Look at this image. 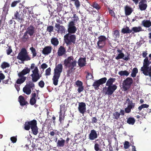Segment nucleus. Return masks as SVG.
Wrapping results in <instances>:
<instances>
[{
	"label": "nucleus",
	"instance_id": "f257e3e1",
	"mask_svg": "<svg viewBox=\"0 0 151 151\" xmlns=\"http://www.w3.org/2000/svg\"><path fill=\"white\" fill-rule=\"evenodd\" d=\"M77 63V61L74 60L73 57L71 56L68 57L64 60V65L68 68L67 71V76H70V74L76 69Z\"/></svg>",
	"mask_w": 151,
	"mask_h": 151
},
{
	"label": "nucleus",
	"instance_id": "f03ea898",
	"mask_svg": "<svg viewBox=\"0 0 151 151\" xmlns=\"http://www.w3.org/2000/svg\"><path fill=\"white\" fill-rule=\"evenodd\" d=\"M24 128L26 130H29L31 128L33 134L35 135H36L38 132L37 122L35 119L25 122Z\"/></svg>",
	"mask_w": 151,
	"mask_h": 151
},
{
	"label": "nucleus",
	"instance_id": "7ed1b4c3",
	"mask_svg": "<svg viewBox=\"0 0 151 151\" xmlns=\"http://www.w3.org/2000/svg\"><path fill=\"white\" fill-rule=\"evenodd\" d=\"M63 68V65L61 64L56 65L54 69V73L52 78L53 84L55 86L58 84V79L60 76V74L62 72Z\"/></svg>",
	"mask_w": 151,
	"mask_h": 151
},
{
	"label": "nucleus",
	"instance_id": "20e7f679",
	"mask_svg": "<svg viewBox=\"0 0 151 151\" xmlns=\"http://www.w3.org/2000/svg\"><path fill=\"white\" fill-rule=\"evenodd\" d=\"M17 58L22 62L29 60L31 59L30 57L28 54L27 50L24 48L21 49Z\"/></svg>",
	"mask_w": 151,
	"mask_h": 151
},
{
	"label": "nucleus",
	"instance_id": "39448f33",
	"mask_svg": "<svg viewBox=\"0 0 151 151\" xmlns=\"http://www.w3.org/2000/svg\"><path fill=\"white\" fill-rule=\"evenodd\" d=\"M98 41L97 42V48L98 49L102 50L106 44L108 39L104 35H101L98 38Z\"/></svg>",
	"mask_w": 151,
	"mask_h": 151
},
{
	"label": "nucleus",
	"instance_id": "423d86ee",
	"mask_svg": "<svg viewBox=\"0 0 151 151\" xmlns=\"http://www.w3.org/2000/svg\"><path fill=\"white\" fill-rule=\"evenodd\" d=\"M72 34L68 33L64 36L65 42L67 45H70L72 43L74 44L76 42V36L75 35Z\"/></svg>",
	"mask_w": 151,
	"mask_h": 151
},
{
	"label": "nucleus",
	"instance_id": "0eeeda50",
	"mask_svg": "<svg viewBox=\"0 0 151 151\" xmlns=\"http://www.w3.org/2000/svg\"><path fill=\"white\" fill-rule=\"evenodd\" d=\"M147 68V71L148 73L151 72V61L148 60L147 57H146L144 60L143 66L141 68L140 70L143 74V71L145 68Z\"/></svg>",
	"mask_w": 151,
	"mask_h": 151
},
{
	"label": "nucleus",
	"instance_id": "6e6552de",
	"mask_svg": "<svg viewBox=\"0 0 151 151\" xmlns=\"http://www.w3.org/2000/svg\"><path fill=\"white\" fill-rule=\"evenodd\" d=\"M133 83V80L131 77H127L123 81L122 88L124 91L129 90Z\"/></svg>",
	"mask_w": 151,
	"mask_h": 151
},
{
	"label": "nucleus",
	"instance_id": "1a4fd4ad",
	"mask_svg": "<svg viewBox=\"0 0 151 151\" xmlns=\"http://www.w3.org/2000/svg\"><path fill=\"white\" fill-rule=\"evenodd\" d=\"M32 74H31L32 80L34 82H37L41 77L42 75L40 74V71L37 67H35V69L32 71Z\"/></svg>",
	"mask_w": 151,
	"mask_h": 151
},
{
	"label": "nucleus",
	"instance_id": "9d476101",
	"mask_svg": "<svg viewBox=\"0 0 151 151\" xmlns=\"http://www.w3.org/2000/svg\"><path fill=\"white\" fill-rule=\"evenodd\" d=\"M125 103L128 104L127 107L125 109V111L127 113H130L131 109H133L135 107V104L132 101H130V99L128 98L126 100Z\"/></svg>",
	"mask_w": 151,
	"mask_h": 151
},
{
	"label": "nucleus",
	"instance_id": "9b49d317",
	"mask_svg": "<svg viewBox=\"0 0 151 151\" xmlns=\"http://www.w3.org/2000/svg\"><path fill=\"white\" fill-rule=\"evenodd\" d=\"M68 33L74 34L77 31V28L75 26V24L74 21L70 22L68 24Z\"/></svg>",
	"mask_w": 151,
	"mask_h": 151
},
{
	"label": "nucleus",
	"instance_id": "f8f14e48",
	"mask_svg": "<svg viewBox=\"0 0 151 151\" xmlns=\"http://www.w3.org/2000/svg\"><path fill=\"white\" fill-rule=\"evenodd\" d=\"M107 86L106 91H104V92L105 94H107L109 96L112 95L117 88V86L115 84Z\"/></svg>",
	"mask_w": 151,
	"mask_h": 151
},
{
	"label": "nucleus",
	"instance_id": "ddd939ff",
	"mask_svg": "<svg viewBox=\"0 0 151 151\" xmlns=\"http://www.w3.org/2000/svg\"><path fill=\"white\" fill-rule=\"evenodd\" d=\"M78 110L80 113L84 114L86 112V104L85 103L83 102H79Z\"/></svg>",
	"mask_w": 151,
	"mask_h": 151
},
{
	"label": "nucleus",
	"instance_id": "4468645a",
	"mask_svg": "<svg viewBox=\"0 0 151 151\" xmlns=\"http://www.w3.org/2000/svg\"><path fill=\"white\" fill-rule=\"evenodd\" d=\"M138 6L141 11L146 10L147 6L146 0H141L139 3Z\"/></svg>",
	"mask_w": 151,
	"mask_h": 151
},
{
	"label": "nucleus",
	"instance_id": "2eb2a0df",
	"mask_svg": "<svg viewBox=\"0 0 151 151\" xmlns=\"http://www.w3.org/2000/svg\"><path fill=\"white\" fill-rule=\"evenodd\" d=\"M99 135L95 130H91L88 135V138L91 140H94L98 137Z\"/></svg>",
	"mask_w": 151,
	"mask_h": 151
},
{
	"label": "nucleus",
	"instance_id": "dca6fc26",
	"mask_svg": "<svg viewBox=\"0 0 151 151\" xmlns=\"http://www.w3.org/2000/svg\"><path fill=\"white\" fill-rule=\"evenodd\" d=\"M35 30V28L33 25L31 24L27 28L26 32L31 36L33 35Z\"/></svg>",
	"mask_w": 151,
	"mask_h": 151
},
{
	"label": "nucleus",
	"instance_id": "f3484780",
	"mask_svg": "<svg viewBox=\"0 0 151 151\" xmlns=\"http://www.w3.org/2000/svg\"><path fill=\"white\" fill-rule=\"evenodd\" d=\"M127 56L124 57V53H119L117 56L115 57V59L117 60H118L122 58L124 60L127 61L130 59L129 56H130L129 53H127Z\"/></svg>",
	"mask_w": 151,
	"mask_h": 151
},
{
	"label": "nucleus",
	"instance_id": "a211bd4d",
	"mask_svg": "<svg viewBox=\"0 0 151 151\" xmlns=\"http://www.w3.org/2000/svg\"><path fill=\"white\" fill-rule=\"evenodd\" d=\"M66 51L65 48L63 46H60L58 49L57 54L58 56H62L65 55Z\"/></svg>",
	"mask_w": 151,
	"mask_h": 151
},
{
	"label": "nucleus",
	"instance_id": "6ab92c4d",
	"mask_svg": "<svg viewBox=\"0 0 151 151\" xmlns=\"http://www.w3.org/2000/svg\"><path fill=\"white\" fill-rule=\"evenodd\" d=\"M52 48L51 46H45L42 51V53L45 55H47L51 53Z\"/></svg>",
	"mask_w": 151,
	"mask_h": 151
},
{
	"label": "nucleus",
	"instance_id": "aec40b11",
	"mask_svg": "<svg viewBox=\"0 0 151 151\" xmlns=\"http://www.w3.org/2000/svg\"><path fill=\"white\" fill-rule=\"evenodd\" d=\"M55 27L57 29V31L58 32L61 33L65 32V29L63 25H60L59 24L56 23L55 25Z\"/></svg>",
	"mask_w": 151,
	"mask_h": 151
},
{
	"label": "nucleus",
	"instance_id": "412c9836",
	"mask_svg": "<svg viewBox=\"0 0 151 151\" xmlns=\"http://www.w3.org/2000/svg\"><path fill=\"white\" fill-rule=\"evenodd\" d=\"M78 63L79 66L81 67H82L86 65V61L85 58H81L78 60Z\"/></svg>",
	"mask_w": 151,
	"mask_h": 151
},
{
	"label": "nucleus",
	"instance_id": "4be33fe9",
	"mask_svg": "<svg viewBox=\"0 0 151 151\" xmlns=\"http://www.w3.org/2000/svg\"><path fill=\"white\" fill-rule=\"evenodd\" d=\"M30 71V68H29L28 67H25L21 72L18 73V76L19 77L24 76V75L29 73Z\"/></svg>",
	"mask_w": 151,
	"mask_h": 151
},
{
	"label": "nucleus",
	"instance_id": "5701e85b",
	"mask_svg": "<svg viewBox=\"0 0 151 151\" xmlns=\"http://www.w3.org/2000/svg\"><path fill=\"white\" fill-rule=\"evenodd\" d=\"M18 99L19 101L21 106H23L27 104H28V102L25 100L24 97L22 96H19Z\"/></svg>",
	"mask_w": 151,
	"mask_h": 151
},
{
	"label": "nucleus",
	"instance_id": "b1692460",
	"mask_svg": "<svg viewBox=\"0 0 151 151\" xmlns=\"http://www.w3.org/2000/svg\"><path fill=\"white\" fill-rule=\"evenodd\" d=\"M141 24L144 27L148 28L151 26V22L150 20H144L142 21Z\"/></svg>",
	"mask_w": 151,
	"mask_h": 151
},
{
	"label": "nucleus",
	"instance_id": "393cba45",
	"mask_svg": "<svg viewBox=\"0 0 151 151\" xmlns=\"http://www.w3.org/2000/svg\"><path fill=\"white\" fill-rule=\"evenodd\" d=\"M22 17L21 13H20L19 12H18V11H16L14 12V18H13V19L15 18L19 21L22 20Z\"/></svg>",
	"mask_w": 151,
	"mask_h": 151
},
{
	"label": "nucleus",
	"instance_id": "a878e982",
	"mask_svg": "<svg viewBox=\"0 0 151 151\" xmlns=\"http://www.w3.org/2000/svg\"><path fill=\"white\" fill-rule=\"evenodd\" d=\"M125 14L126 15H130L133 11L132 8L127 6H126L125 8Z\"/></svg>",
	"mask_w": 151,
	"mask_h": 151
},
{
	"label": "nucleus",
	"instance_id": "bb28decb",
	"mask_svg": "<svg viewBox=\"0 0 151 151\" xmlns=\"http://www.w3.org/2000/svg\"><path fill=\"white\" fill-rule=\"evenodd\" d=\"M65 141L62 138L58 139L57 142V146L59 147H63L65 145Z\"/></svg>",
	"mask_w": 151,
	"mask_h": 151
},
{
	"label": "nucleus",
	"instance_id": "cd10ccee",
	"mask_svg": "<svg viewBox=\"0 0 151 151\" xmlns=\"http://www.w3.org/2000/svg\"><path fill=\"white\" fill-rule=\"evenodd\" d=\"M51 42L53 45L56 46L59 43L58 39L56 37H53L51 40Z\"/></svg>",
	"mask_w": 151,
	"mask_h": 151
},
{
	"label": "nucleus",
	"instance_id": "c85d7f7f",
	"mask_svg": "<svg viewBox=\"0 0 151 151\" xmlns=\"http://www.w3.org/2000/svg\"><path fill=\"white\" fill-rule=\"evenodd\" d=\"M132 32V30L130 29L128 27L126 26L122 29L121 32L123 34H130Z\"/></svg>",
	"mask_w": 151,
	"mask_h": 151
},
{
	"label": "nucleus",
	"instance_id": "c756f323",
	"mask_svg": "<svg viewBox=\"0 0 151 151\" xmlns=\"http://www.w3.org/2000/svg\"><path fill=\"white\" fill-rule=\"evenodd\" d=\"M112 35L114 38L115 40H117L120 36L119 31L118 30L114 31L112 32Z\"/></svg>",
	"mask_w": 151,
	"mask_h": 151
},
{
	"label": "nucleus",
	"instance_id": "7c9ffc66",
	"mask_svg": "<svg viewBox=\"0 0 151 151\" xmlns=\"http://www.w3.org/2000/svg\"><path fill=\"white\" fill-rule=\"evenodd\" d=\"M28 34L26 32L24 33L23 36L21 38L22 42L24 43L29 40V37Z\"/></svg>",
	"mask_w": 151,
	"mask_h": 151
},
{
	"label": "nucleus",
	"instance_id": "2f4dec72",
	"mask_svg": "<svg viewBox=\"0 0 151 151\" xmlns=\"http://www.w3.org/2000/svg\"><path fill=\"white\" fill-rule=\"evenodd\" d=\"M116 79L115 78H110L107 81L106 86H112L113 85V83L115 82Z\"/></svg>",
	"mask_w": 151,
	"mask_h": 151
},
{
	"label": "nucleus",
	"instance_id": "473e14b6",
	"mask_svg": "<svg viewBox=\"0 0 151 151\" xmlns=\"http://www.w3.org/2000/svg\"><path fill=\"white\" fill-rule=\"evenodd\" d=\"M118 74L121 76H127L129 75V72L126 70H122L119 71Z\"/></svg>",
	"mask_w": 151,
	"mask_h": 151
},
{
	"label": "nucleus",
	"instance_id": "72a5a7b5",
	"mask_svg": "<svg viewBox=\"0 0 151 151\" xmlns=\"http://www.w3.org/2000/svg\"><path fill=\"white\" fill-rule=\"evenodd\" d=\"M21 78L17 79L16 83L17 84H21L22 83L26 80V77L25 76L19 77Z\"/></svg>",
	"mask_w": 151,
	"mask_h": 151
},
{
	"label": "nucleus",
	"instance_id": "f704fd0d",
	"mask_svg": "<svg viewBox=\"0 0 151 151\" xmlns=\"http://www.w3.org/2000/svg\"><path fill=\"white\" fill-rule=\"evenodd\" d=\"M23 91L24 93L28 95L30 94L31 93V89L27 86L23 88Z\"/></svg>",
	"mask_w": 151,
	"mask_h": 151
},
{
	"label": "nucleus",
	"instance_id": "c9c22d12",
	"mask_svg": "<svg viewBox=\"0 0 151 151\" xmlns=\"http://www.w3.org/2000/svg\"><path fill=\"white\" fill-rule=\"evenodd\" d=\"M135 122V120L134 117H130L127 119V122L131 125H134Z\"/></svg>",
	"mask_w": 151,
	"mask_h": 151
},
{
	"label": "nucleus",
	"instance_id": "e433bc0d",
	"mask_svg": "<svg viewBox=\"0 0 151 151\" xmlns=\"http://www.w3.org/2000/svg\"><path fill=\"white\" fill-rule=\"evenodd\" d=\"M100 85H101L99 82L97 80L93 82L92 86L94 87L95 90H98L99 89V87Z\"/></svg>",
	"mask_w": 151,
	"mask_h": 151
},
{
	"label": "nucleus",
	"instance_id": "4c0bfd02",
	"mask_svg": "<svg viewBox=\"0 0 151 151\" xmlns=\"http://www.w3.org/2000/svg\"><path fill=\"white\" fill-rule=\"evenodd\" d=\"M91 6L93 8H95L97 10H99L101 8V7L100 6L99 4H98L96 1L93 2L92 3V4L91 5Z\"/></svg>",
	"mask_w": 151,
	"mask_h": 151
},
{
	"label": "nucleus",
	"instance_id": "58836bf2",
	"mask_svg": "<svg viewBox=\"0 0 151 151\" xmlns=\"http://www.w3.org/2000/svg\"><path fill=\"white\" fill-rule=\"evenodd\" d=\"M138 73V70L137 68H134L132 71V72L131 75V76L134 78L136 76V74Z\"/></svg>",
	"mask_w": 151,
	"mask_h": 151
},
{
	"label": "nucleus",
	"instance_id": "ea45409f",
	"mask_svg": "<svg viewBox=\"0 0 151 151\" xmlns=\"http://www.w3.org/2000/svg\"><path fill=\"white\" fill-rule=\"evenodd\" d=\"M132 30L134 32H137L143 31V30L142 29L141 27L140 26L133 27L132 28Z\"/></svg>",
	"mask_w": 151,
	"mask_h": 151
},
{
	"label": "nucleus",
	"instance_id": "a19ab883",
	"mask_svg": "<svg viewBox=\"0 0 151 151\" xmlns=\"http://www.w3.org/2000/svg\"><path fill=\"white\" fill-rule=\"evenodd\" d=\"M33 82H34L32 80L29 81L28 83L27 84L26 86L28 87L29 88H30L31 89H33V88L35 87V84Z\"/></svg>",
	"mask_w": 151,
	"mask_h": 151
},
{
	"label": "nucleus",
	"instance_id": "79ce46f5",
	"mask_svg": "<svg viewBox=\"0 0 151 151\" xmlns=\"http://www.w3.org/2000/svg\"><path fill=\"white\" fill-rule=\"evenodd\" d=\"M113 114V118L114 119H115L116 120H118L121 114L118 111H116Z\"/></svg>",
	"mask_w": 151,
	"mask_h": 151
},
{
	"label": "nucleus",
	"instance_id": "37998d69",
	"mask_svg": "<svg viewBox=\"0 0 151 151\" xmlns=\"http://www.w3.org/2000/svg\"><path fill=\"white\" fill-rule=\"evenodd\" d=\"M39 90L36 91V93H32L31 94V97L33 98H34L36 99L37 98L38 99H40V98L39 97Z\"/></svg>",
	"mask_w": 151,
	"mask_h": 151
},
{
	"label": "nucleus",
	"instance_id": "c03bdc74",
	"mask_svg": "<svg viewBox=\"0 0 151 151\" xmlns=\"http://www.w3.org/2000/svg\"><path fill=\"white\" fill-rule=\"evenodd\" d=\"M59 133V132L57 130H53L52 131H51L49 133L50 135L51 136L50 138H52V136L53 137L55 134L58 135Z\"/></svg>",
	"mask_w": 151,
	"mask_h": 151
},
{
	"label": "nucleus",
	"instance_id": "a18cd8bd",
	"mask_svg": "<svg viewBox=\"0 0 151 151\" xmlns=\"http://www.w3.org/2000/svg\"><path fill=\"white\" fill-rule=\"evenodd\" d=\"M97 141H98V139H96L95 141L96 143L94 145V149L96 151H99L101 149L100 148V145L98 143L96 142Z\"/></svg>",
	"mask_w": 151,
	"mask_h": 151
},
{
	"label": "nucleus",
	"instance_id": "49530a36",
	"mask_svg": "<svg viewBox=\"0 0 151 151\" xmlns=\"http://www.w3.org/2000/svg\"><path fill=\"white\" fill-rule=\"evenodd\" d=\"M65 109V105L64 104H63L60 105V111L59 113H62V111H64V114H65V112L66 111V109Z\"/></svg>",
	"mask_w": 151,
	"mask_h": 151
},
{
	"label": "nucleus",
	"instance_id": "de8ad7c7",
	"mask_svg": "<svg viewBox=\"0 0 151 151\" xmlns=\"http://www.w3.org/2000/svg\"><path fill=\"white\" fill-rule=\"evenodd\" d=\"M9 66L10 65L9 63L5 62H4L2 63L1 65V67L3 69H4L7 67H9Z\"/></svg>",
	"mask_w": 151,
	"mask_h": 151
},
{
	"label": "nucleus",
	"instance_id": "09e8293b",
	"mask_svg": "<svg viewBox=\"0 0 151 151\" xmlns=\"http://www.w3.org/2000/svg\"><path fill=\"white\" fill-rule=\"evenodd\" d=\"M59 113V121L60 124H62L63 121L65 119V116L64 115H63V113Z\"/></svg>",
	"mask_w": 151,
	"mask_h": 151
},
{
	"label": "nucleus",
	"instance_id": "8fccbe9b",
	"mask_svg": "<svg viewBox=\"0 0 151 151\" xmlns=\"http://www.w3.org/2000/svg\"><path fill=\"white\" fill-rule=\"evenodd\" d=\"M37 102V99L35 98H33L31 97L29 101L30 104L31 105H35L36 103Z\"/></svg>",
	"mask_w": 151,
	"mask_h": 151
},
{
	"label": "nucleus",
	"instance_id": "3c124183",
	"mask_svg": "<svg viewBox=\"0 0 151 151\" xmlns=\"http://www.w3.org/2000/svg\"><path fill=\"white\" fill-rule=\"evenodd\" d=\"M101 85L105 83L107 80V78L106 77L102 78L99 80H98Z\"/></svg>",
	"mask_w": 151,
	"mask_h": 151
},
{
	"label": "nucleus",
	"instance_id": "603ef678",
	"mask_svg": "<svg viewBox=\"0 0 151 151\" xmlns=\"http://www.w3.org/2000/svg\"><path fill=\"white\" fill-rule=\"evenodd\" d=\"M30 50L32 53L33 57H35L37 55V53L35 48H34L33 47H32L30 48Z\"/></svg>",
	"mask_w": 151,
	"mask_h": 151
},
{
	"label": "nucleus",
	"instance_id": "864d4df0",
	"mask_svg": "<svg viewBox=\"0 0 151 151\" xmlns=\"http://www.w3.org/2000/svg\"><path fill=\"white\" fill-rule=\"evenodd\" d=\"M54 27L52 26H47L46 30L48 31L49 34L51 33L53 31Z\"/></svg>",
	"mask_w": 151,
	"mask_h": 151
},
{
	"label": "nucleus",
	"instance_id": "5fc2aeb1",
	"mask_svg": "<svg viewBox=\"0 0 151 151\" xmlns=\"http://www.w3.org/2000/svg\"><path fill=\"white\" fill-rule=\"evenodd\" d=\"M21 1L20 0H18L12 2L11 4V7H15L18 4L20 3Z\"/></svg>",
	"mask_w": 151,
	"mask_h": 151
},
{
	"label": "nucleus",
	"instance_id": "6e6d98bb",
	"mask_svg": "<svg viewBox=\"0 0 151 151\" xmlns=\"http://www.w3.org/2000/svg\"><path fill=\"white\" fill-rule=\"evenodd\" d=\"M74 1V4L77 9H78L80 6V3L79 0L73 1Z\"/></svg>",
	"mask_w": 151,
	"mask_h": 151
},
{
	"label": "nucleus",
	"instance_id": "4d7b16f0",
	"mask_svg": "<svg viewBox=\"0 0 151 151\" xmlns=\"http://www.w3.org/2000/svg\"><path fill=\"white\" fill-rule=\"evenodd\" d=\"M57 9L59 11H60L62 9L63 4L60 2L57 3Z\"/></svg>",
	"mask_w": 151,
	"mask_h": 151
},
{
	"label": "nucleus",
	"instance_id": "13d9d810",
	"mask_svg": "<svg viewBox=\"0 0 151 151\" xmlns=\"http://www.w3.org/2000/svg\"><path fill=\"white\" fill-rule=\"evenodd\" d=\"M51 69L50 67L47 69L45 70V75L46 76H49L51 74Z\"/></svg>",
	"mask_w": 151,
	"mask_h": 151
},
{
	"label": "nucleus",
	"instance_id": "bf43d9fd",
	"mask_svg": "<svg viewBox=\"0 0 151 151\" xmlns=\"http://www.w3.org/2000/svg\"><path fill=\"white\" fill-rule=\"evenodd\" d=\"M145 70L143 71V74L145 76H147L149 75L150 77V79L151 80V72L148 73L147 71V68H145Z\"/></svg>",
	"mask_w": 151,
	"mask_h": 151
},
{
	"label": "nucleus",
	"instance_id": "052dcab7",
	"mask_svg": "<svg viewBox=\"0 0 151 151\" xmlns=\"http://www.w3.org/2000/svg\"><path fill=\"white\" fill-rule=\"evenodd\" d=\"M129 142L127 141H125L124 144V147L125 149L128 148L129 147Z\"/></svg>",
	"mask_w": 151,
	"mask_h": 151
},
{
	"label": "nucleus",
	"instance_id": "680f3d73",
	"mask_svg": "<svg viewBox=\"0 0 151 151\" xmlns=\"http://www.w3.org/2000/svg\"><path fill=\"white\" fill-rule=\"evenodd\" d=\"M73 17L74 18V19L72 21H74V23H75V22H76L79 19L78 16H77L75 14H73Z\"/></svg>",
	"mask_w": 151,
	"mask_h": 151
},
{
	"label": "nucleus",
	"instance_id": "e2e57ef3",
	"mask_svg": "<svg viewBox=\"0 0 151 151\" xmlns=\"http://www.w3.org/2000/svg\"><path fill=\"white\" fill-rule=\"evenodd\" d=\"M6 52L7 54L9 55L11 54L12 52V50L11 49V46H9L8 48L6 50Z\"/></svg>",
	"mask_w": 151,
	"mask_h": 151
},
{
	"label": "nucleus",
	"instance_id": "0e129e2a",
	"mask_svg": "<svg viewBox=\"0 0 151 151\" xmlns=\"http://www.w3.org/2000/svg\"><path fill=\"white\" fill-rule=\"evenodd\" d=\"M38 85L40 87L42 88L44 86L45 83L42 80L39 82Z\"/></svg>",
	"mask_w": 151,
	"mask_h": 151
},
{
	"label": "nucleus",
	"instance_id": "69168bd1",
	"mask_svg": "<svg viewBox=\"0 0 151 151\" xmlns=\"http://www.w3.org/2000/svg\"><path fill=\"white\" fill-rule=\"evenodd\" d=\"M76 84L78 87L83 86L82 82L80 81H77L76 82Z\"/></svg>",
	"mask_w": 151,
	"mask_h": 151
},
{
	"label": "nucleus",
	"instance_id": "338daca9",
	"mask_svg": "<svg viewBox=\"0 0 151 151\" xmlns=\"http://www.w3.org/2000/svg\"><path fill=\"white\" fill-rule=\"evenodd\" d=\"M10 140L13 143H15L17 140V138L15 137H11Z\"/></svg>",
	"mask_w": 151,
	"mask_h": 151
},
{
	"label": "nucleus",
	"instance_id": "774afa93",
	"mask_svg": "<svg viewBox=\"0 0 151 151\" xmlns=\"http://www.w3.org/2000/svg\"><path fill=\"white\" fill-rule=\"evenodd\" d=\"M92 76L91 73H87V74L86 76V78L87 79H91L92 78Z\"/></svg>",
	"mask_w": 151,
	"mask_h": 151
}]
</instances>
